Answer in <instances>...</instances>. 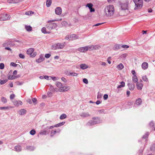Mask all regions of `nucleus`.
I'll return each mask as SVG.
<instances>
[{
	"instance_id": "nucleus-1",
	"label": "nucleus",
	"mask_w": 155,
	"mask_h": 155,
	"mask_svg": "<svg viewBox=\"0 0 155 155\" xmlns=\"http://www.w3.org/2000/svg\"><path fill=\"white\" fill-rule=\"evenodd\" d=\"M100 46L96 45H89L84 47L79 48H78V51L81 52H84L88 50H94L98 49Z\"/></svg>"
},
{
	"instance_id": "nucleus-2",
	"label": "nucleus",
	"mask_w": 155,
	"mask_h": 155,
	"mask_svg": "<svg viewBox=\"0 0 155 155\" xmlns=\"http://www.w3.org/2000/svg\"><path fill=\"white\" fill-rule=\"evenodd\" d=\"M105 15L107 17L112 16L114 13V8L112 5H107L104 9Z\"/></svg>"
},
{
	"instance_id": "nucleus-3",
	"label": "nucleus",
	"mask_w": 155,
	"mask_h": 155,
	"mask_svg": "<svg viewBox=\"0 0 155 155\" xmlns=\"http://www.w3.org/2000/svg\"><path fill=\"white\" fill-rule=\"evenodd\" d=\"M57 21V20H48L47 21L48 23L46 25V28L50 31L55 28L57 27V25L56 23L52 22Z\"/></svg>"
},
{
	"instance_id": "nucleus-4",
	"label": "nucleus",
	"mask_w": 155,
	"mask_h": 155,
	"mask_svg": "<svg viewBox=\"0 0 155 155\" xmlns=\"http://www.w3.org/2000/svg\"><path fill=\"white\" fill-rule=\"evenodd\" d=\"M101 122L100 118L98 117H93L92 120H90L87 123V125L88 126H91L95 124H99Z\"/></svg>"
},
{
	"instance_id": "nucleus-5",
	"label": "nucleus",
	"mask_w": 155,
	"mask_h": 155,
	"mask_svg": "<svg viewBox=\"0 0 155 155\" xmlns=\"http://www.w3.org/2000/svg\"><path fill=\"white\" fill-rule=\"evenodd\" d=\"M65 43H58L53 45L52 47V49L56 50L58 49H62L65 47Z\"/></svg>"
},
{
	"instance_id": "nucleus-6",
	"label": "nucleus",
	"mask_w": 155,
	"mask_h": 155,
	"mask_svg": "<svg viewBox=\"0 0 155 155\" xmlns=\"http://www.w3.org/2000/svg\"><path fill=\"white\" fill-rule=\"evenodd\" d=\"M135 3L136 7L137 8H140L142 7L143 6V0H133Z\"/></svg>"
},
{
	"instance_id": "nucleus-7",
	"label": "nucleus",
	"mask_w": 155,
	"mask_h": 155,
	"mask_svg": "<svg viewBox=\"0 0 155 155\" xmlns=\"http://www.w3.org/2000/svg\"><path fill=\"white\" fill-rule=\"evenodd\" d=\"M79 38L78 36L74 34H73L69 35H67L65 38V39L68 40H73Z\"/></svg>"
},
{
	"instance_id": "nucleus-8",
	"label": "nucleus",
	"mask_w": 155,
	"mask_h": 155,
	"mask_svg": "<svg viewBox=\"0 0 155 155\" xmlns=\"http://www.w3.org/2000/svg\"><path fill=\"white\" fill-rule=\"evenodd\" d=\"M128 5V2H126L125 3L120 4V10L122 11L127 10Z\"/></svg>"
},
{
	"instance_id": "nucleus-9",
	"label": "nucleus",
	"mask_w": 155,
	"mask_h": 155,
	"mask_svg": "<svg viewBox=\"0 0 155 155\" xmlns=\"http://www.w3.org/2000/svg\"><path fill=\"white\" fill-rule=\"evenodd\" d=\"M10 16L7 14H2L0 15V20L5 21L10 19Z\"/></svg>"
},
{
	"instance_id": "nucleus-10",
	"label": "nucleus",
	"mask_w": 155,
	"mask_h": 155,
	"mask_svg": "<svg viewBox=\"0 0 155 155\" xmlns=\"http://www.w3.org/2000/svg\"><path fill=\"white\" fill-rule=\"evenodd\" d=\"M65 74L68 76L75 77L78 76V74L74 71H67L65 72Z\"/></svg>"
},
{
	"instance_id": "nucleus-11",
	"label": "nucleus",
	"mask_w": 155,
	"mask_h": 155,
	"mask_svg": "<svg viewBox=\"0 0 155 155\" xmlns=\"http://www.w3.org/2000/svg\"><path fill=\"white\" fill-rule=\"evenodd\" d=\"M13 44L12 42V41L7 40L2 44V45L3 47H6L9 45L12 46Z\"/></svg>"
},
{
	"instance_id": "nucleus-12",
	"label": "nucleus",
	"mask_w": 155,
	"mask_h": 155,
	"mask_svg": "<svg viewBox=\"0 0 155 155\" xmlns=\"http://www.w3.org/2000/svg\"><path fill=\"white\" fill-rule=\"evenodd\" d=\"M70 89V87L69 86H64L60 87L58 91L61 92L66 91Z\"/></svg>"
},
{
	"instance_id": "nucleus-13",
	"label": "nucleus",
	"mask_w": 155,
	"mask_h": 155,
	"mask_svg": "<svg viewBox=\"0 0 155 155\" xmlns=\"http://www.w3.org/2000/svg\"><path fill=\"white\" fill-rule=\"evenodd\" d=\"M93 6V5L91 3H87L86 5V6L88 7L89 9L91 12H93L95 11V9L92 8Z\"/></svg>"
},
{
	"instance_id": "nucleus-14",
	"label": "nucleus",
	"mask_w": 155,
	"mask_h": 155,
	"mask_svg": "<svg viewBox=\"0 0 155 155\" xmlns=\"http://www.w3.org/2000/svg\"><path fill=\"white\" fill-rule=\"evenodd\" d=\"M45 58L44 56L42 54H41L39 56V58L36 60V62L38 63H40L44 61Z\"/></svg>"
},
{
	"instance_id": "nucleus-15",
	"label": "nucleus",
	"mask_w": 155,
	"mask_h": 155,
	"mask_svg": "<svg viewBox=\"0 0 155 155\" xmlns=\"http://www.w3.org/2000/svg\"><path fill=\"white\" fill-rule=\"evenodd\" d=\"M55 12L56 14L60 15L62 13V9L61 7H57L55 9Z\"/></svg>"
},
{
	"instance_id": "nucleus-16",
	"label": "nucleus",
	"mask_w": 155,
	"mask_h": 155,
	"mask_svg": "<svg viewBox=\"0 0 155 155\" xmlns=\"http://www.w3.org/2000/svg\"><path fill=\"white\" fill-rule=\"evenodd\" d=\"M148 65L147 62H143L141 65V67L143 70H146L148 68Z\"/></svg>"
},
{
	"instance_id": "nucleus-17",
	"label": "nucleus",
	"mask_w": 155,
	"mask_h": 155,
	"mask_svg": "<svg viewBox=\"0 0 155 155\" xmlns=\"http://www.w3.org/2000/svg\"><path fill=\"white\" fill-rule=\"evenodd\" d=\"M41 31L44 34H49L51 33L50 31L45 27H43L42 28Z\"/></svg>"
},
{
	"instance_id": "nucleus-18",
	"label": "nucleus",
	"mask_w": 155,
	"mask_h": 155,
	"mask_svg": "<svg viewBox=\"0 0 155 155\" xmlns=\"http://www.w3.org/2000/svg\"><path fill=\"white\" fill-rule=\"evenodd\" d=\"M14 104L16 106H18L22 104V102L21 101H15L13 102Z\"/></svg>"
},
{
	"instance_id": "nucleus-19",
	"label": "nucleus",
	"mask_w": 155,
	"mask_h": 155,
	"mask_svg": "<svg viewBox=\"0 0 155 155\" xmlns=\"http://www.w3.org/2000/svg\"><path fill=\"white\" fill-rule=\"evenodd\" d=\"M143 87V84L142 83L138 82L137 83V87L139 90H141Z\"/></svg>"
},
{
	"instance_id": "nucleus-20",
	"label": "nucleus",
	"mask_w": 155,
	"mask_h": 155,
	"mask_svg": "<svg viewBox=\"0 0 155 155\" xmlns=\"http://www.w3.org/2000/svg\"><path fill=\"white\" fill-rule=\"evenodd\" d=\"M26 111V110L25 109H21L18 111V113L19 115H22L25 114Z\"/></svg>"
},
{
	"instance_id": "nucleus-21",
	"label": "nucleus",
	"mask_w": 155,
	"mask_h": 155,
	"mask_svg": "<svg viewBox=\"0 0 155 155\" xmlns=\"http://www.w3.org/2000/svg\"><path fill=\"white\" fill-rule=\"evenodd\" d=\"M80 116L82 117H85L90 116V114L87 112L82 113Z\"/></svg>"
},
{
	"instance_id": "nucleus-22",
	"label": "nucleus",
	"mask_w": 155,
	"mask_h": 155,
	"mask_svg": "<svg viewBox=\"0 0 155 155\" xmlns=\"http://www.w3.org/2000/svg\"><path fill=\"white\" fill-rule=\"evenodd\" d=\"M127 85L130 90H133L134 89L135 87V85L134 84L128 83Z\"/></svg>"
},
{
	"instance_id": "nucleus-23",
	"label": "nucleus",
	"mask_w": 155,
	"mask_h": 155,
	"mask_svg": "<svg viewBox=\"0 0 155 155\" xmlns=\"http://www.w3.org/2000/svg\"><path fill=\"white\" fill-rule=\"evenodd\" d=\"M34 49L33 48H31L28 49L27 51V53L28 54H31L32 53L34 52Z\"/></svg>"
},
{
	"instance_id": "nucleus-24",
	"label": "nucleus",
	"mask_w": 155,
	"mask_h": 155,
	"mask_svg": "<svg viewBox=\"0 0 155 155\" xmlns=\"http://www.w3.org/2000/svg\"><path fill=\"white\" fill-rule=\"evenodd\" d=\"M117 68L118 70H121L124 68V66L122 63H120L117 66Z\"/></svg>"
},
{
	"instance_id": "nucleus-25",
	"label": "nucleus",
	"mask_w": 155,
	"mask_h": 155,
	"mask_svg": "<svg viewBox=\"0 0 155 155\" xmlns=\"http://www.w3.org/2000/svg\"><path fill=\"white\" fill-rule=\"evenodd\" d=\"M15 151L17 152H19L21 150V147L20 145H17L15 147Z\"/></svg>"
},
{
	"instance_id": "nucleus-26",
	"label": "nucleus",
	"mask_w": 155,
	"mask_h": 155,
	"mask_svg": "<svg viewBox=\"0 0 155 155\" xmlns=\"http://www.w3.org/2000/svg\"><path fill=\"white\" fill-rule=\"evenodd\" d=\"M80 68L83 70L87 68L88 66L85 64H83L80 65Z\"/></svg>"
},
{
	"instance_id": "nucleus-27",
	"label": "nucleus",
	"mask_w": 155,
	"mask_h": 155,
	"mask_svg": "<svg viewBox=\"0 0 155 155\" xmlns=\"http://www.w3.org/2000/svg\"><path fill=\"white\" fill-rule=\"evenodd\" d=\"M25 29L28 31H32V28L30 25H25Z\"/></svg>"
},
{
	"instance_id": "nucleus-28",
	"label": "nucleus",
	"mask_w": 155,
	"mask_h": 155,
	"mask_svg": "<svg viewBox=\"0 0 155 155\" xmlns=\"http://www.w3.org/2000/svg\"><path fill=\"white\" fill-rule=\"evenodd\" d=\"M142 103V100L140 98H139L137 99L136 101V104L138 106L140 105Z\"/></svg>"
},
{
	"instance_id": "nucleus-29",
	"label": "nucleus",
	"mask_w": 155,
	"mask_h": 155,
	"mask_svg": "<svg viewBox=\"0 0 155 155\" xmlns=\"http://www.w3.org/2000/svg\"><path fill=\"white\" fill-rule=\"evenodd\" d=\"M34 149L35 147L33 146H28L26 147V150L30 151L33 150Z\"/></svg>"
},
{
	"instance_id": "nucleus-30",
	"label": "nucleus",
	"mask_w": 155,
	"mask_h": 155,
	"mask_svg": "<svg viewBox=\"0 0 155 155\" xmlns=\"http://www.w3.org/2000/svg\"><path fill=\"white\" fill-rule=\"evenodd\" d=\"M120 85H119L117 87V88L119 89L121 88L122 87H124L125 86V82L124 81H122L120 82Z\"/></svg>"
},
{
	"instance_id": "nucleus-31",
	"label": "nucleus",
	"mask_w": 155,
	"mask_h": 155,
	"mask_svg": "<svg viewBox=\"0 0 155 155\" xmlns=\"http://www.w3.org/2000/svg\"><path fill=\"white\" fill-rule=\"evenodd\" d=\"M51 0H47L46 2L47 6L48 7H49L51 5Z\"/></svg>"
},
{
	"instance_id": "nucleus-32",
	"label": "nucleus",
	"mask_w": 155,
	"mask_h": 155,
	"mask_svg": "<svg viewBox=\"0 0 155 155\" xmlns=\"http://www.w3.org/2000/svg\"><path fill=\"white\" fill-rule=\"evenodd\" d=\"M65 123V122H61L60 123H59L57 124H56V125H54L55 127H58L60 126H61L64 124Z\"/></svg>"
},
{
	"instance_id": "nucleus-33",
	"label": "nucleus",
	"mask_w": 155,
	"mask_h": 155,
	"mask_svg": "<svg viewBox=\"0 0 155 155\" xmlns=\"http://www.w3.org/2000/svg\"><path fill=\"white\" fill-rule=\"evenodd\" d=\"M17 76H15L13 75L9 76L8 77V78L9 80H13L17 78Z\"/></svg>"
},
{
	"instance_id": "nucleus-34",
	"label": "nucleus",
	"mask_w": 155,
	"mask_h": 155,
	"mask_svg": "<svg viewBox=\"0 0 155 155\" xmlns=\"http://www.w3.org/2000/svg\"><path fill=\"white\" fill-rule=\"evenodd\" d=\"M67 115L65 114H63L61 115L60 119L62 120L66 118L67 117Z\"/></svg>"
},
{
	"instance_id": "nucleus-35",
	"label": "nucleus",
	"mask_w": 155,
	"mask_h": 155,
	"mask_svg": "<svg viewBox=\"0 0 155 155\" xmlns=\"http://www.w3.org/2000/svg\"><path fill=\"white\" fill-rule=\"evenodd\" d=\"M133 81L134 82L136 83L138 81V78L136 75H134L133 77Z\"/></svg>"
},
{
	"instance_id": "nucleus-36",
	"label": "nucleus",
	"mask_w": 155,
	"mask_h": 155,
	"mask_svg": "<svg viewBox=\"0 0 155 155\" xmlns=\"http://www.w3.org/2000/svg\"><path fill=\"white\" fill-rule=\"evenodd\" d=\"M55 85L58 87H61L62 86V84L60 82H57L56 83Z\"/></svg>"
},
{
	"instance_id": "nucleus-37",
	"label": "nucleus",
	"mask_w": 155,
	"mask_h": 155,
	"mask_svg": "<svg viewBox=\"0 0 155 155\" xmlns=\"http://www.w3.org/2000/svg\"><path fill=\"white\" fill-rule=\"evenodd\" d=\"M34 12L32 11H29L26 12L25 13V14L27 15H29L32 14H34Z\"/></svg>"
},
{
	"instance_id": "nucleus-38",
	"label": "nucleus",
	"mask_w": 155,
	"mask_h": 155,
	"mask_svg": "<svg viewBox=\"0 0 155 155\" xmlns=\"http://www.w3.org/2000/svg\"><path fill=\"white\" fill-rule=\"evenodd\" d=\"M8 81V79H5L3 80H1L0 81V84L1 85L7 82Z\"/></svg>"
},
{
	"instance_id": "nucleus-39",
	"label": "nucleus",
	"mask_w": 155,
	"mask_h": 155,
	"mask_svg": "<svg viewBox=\"0 0 155 155\" xmlns=\"http://www.w3.org/2000/svg\"><path fill=\"white\" fill-rule=\"evenodd\" d=\"M49 132H48L46 130L42 131L40 133V134L41 135H46L47 134H48Z\"/></svg>"
},
{
	"instance_id": "nucleus-40",
	"label": "nucleus",
	"mask_w": 155,
	"mask_h": 155,
	"mask_svg": "<svg viewBox=\"0 0 155 155\" xmlns=\"http://www.w3.org/2000/svg\"><path fill=\"white\" fill-rule=\"evenodd\" d=\"M1 101H2L4 103H5L7 102V99L4 97H1Z\"/></svg>"
},
{
	"instance_id": "nucleus-41",
	"label": "nucleus",
	"mask_w": 155,
	"mask_h": 155,
	"mask_svg": "<svg viewBox=\"0 0 155 155\" xmlns=\"http://www.w3.org/2000/svg\"><path fill=\"white\" fill-rule=\"evenodd\" d=\"M36 133L35 130L34 129H32L30 132V134L31 135H33Z\"/></svg>"
},
{
	"instance_id": "nucleus-42",
	"label": "nucleus",
	"mask_w": 155,
	"mask_h": 155,
	"mask_svg": "<svg viewBox=\"0 0 155 155\" xmlns=\"http://www.w3.org/2000/svg\"><path fill=\"white\" fill-rule=\"evenodd\" d=\"M61 24L63 26H66L68 25V23L65 21H63L61 22Z\"/></svg>"
},
{
	"instance_id": "nucleus-43",
	"label": "nucleus",
	"mask_w": 155,
	"mask_h": 155,
	"mask_svg": "<svg viewBox=\"0 0 155 155\" xmlns=\"http://www.w3.org/2000/svg\"><path fill=\"white\" fill-rule=\"evenodd\" d=\"M142 79L143 81L145 82H148V78H147V77L146 75H145L142 77Z\"/></svg>"
},
{
	"instance_id": "nucleus-44",
	"label": "nucleus",
	"mask_w": 155,
	"mask_h": 155,
	"mask_svg": "<svg viewBox=\"0 0 155 155\" xmlns=\"http://www.w3.org/2000/svg\"><path fill=\"white\" fill-rule=\"evenodd\" d=\"M120 46L118 45H116L114 46V50H116L117 49H118L120 48Z\"/></svg>"
},
{
	"instance_id": "nucleus-45",
	"label": "nucleus",
	"mask_w": 155,
	"mask_h": 155,
	"mask_svg": "<svg viewBox=\"0 0 155 155\" xmlns=\"http://www.w3.org/2000/svg\"><path fill=\"white\" fill-rule=\"evenodd\" d=\"M57 132L56 130H52L51 132V136H53Z\"/></svg>"
},
{
	"instance_id": "nucleus-46",
	"label": "nucleus",
	"mask_w": 155,
	"mask_h": 155,
	"mask_svg": "<svg viewBox=\"0 0 155 155\" xmlns=\"http://www.w3.org/2000/svg\"><path fill=\"white\" fill-rule=\"evenodd\" d=\"M149 135V133L148 132H146L145 134L143 136L142 138H147L148 137Z\"/></svg>"
},
{
	"instance_id": "nucleus-47",
	"label": "nucleus",
	"mask_w": 155,
	"mask_h": 155,
	"mask_svg": "<svg viewBox=\"0 0 155 155\" xmlns=\"http://www.w3.org/2000/svg\"><path fill=\"white\" fill-rule=\"evenodd\" d=\"M100 64H101L102 66H105L107 65V64L106 63L104 62H102L101 61H100L99 62Z\"/></svg>"
},
{
	"instance_id": "nucleus-48",
	"label": "nucleus",
	"mask_w": 155,
	"mask_h": 155,
	"mask_svg": "<svg viewBox=\"0 0 155 155\" xmlns=\"http://www.w3.org/2000/svg\"><path fill=\"white\" fill-rule=\"evenodd\" d=\"M5 67L4 64L3 63H1L0 64V69H3Z\"/></svg>"
},
{
	"instance_id": "nucleus-49",
	"label": "nucleus",
	"mask_w": 155,
	"mask_h": 155,
	"mask_svg": "<svg viewBox=\"0 0 155 155\" xmlns=\"http://www.w3.org/2000/svg\"><path fill=\"white\" fill-rule=\"evenodd\" d=\"M150 149L152 151L155 150V144H153L150 147Z\"/></svg>"
},
{
	"instance_id": "nucleus-50",
	"label": "nucleus",
	"mask_w": 155,
	"mask_h": 155,
	"mask_svg": "<svg viewBox=\"0 0 155 155\" xmlns=\"http://www.w3.org/2000/svg\"><path fill=\"white\" fill-rule=\"evenodd\" d=\"M19 58H21L24 59L25 58V55L22 54H20L19 55Z\"/></svg>"
},
{
	"instance_id": "nucleus-51",
	"label": "nucleus",
	"mask_w": 155,
	"mask_h": 155,
	"mask_svg": "<svg viewBox=\"0 0 155 155\" xmlns=\"http://www.w3.org/2000/svg\"><path fill=\"white\" fill-rule=\"evenodd\" d=\"M32 100L33 102V103L35 104L37 103V100L36 98H33L32 99Z\"/></svg>"
},
{
	"instance_id": "nucleus-52",
	"label": "nucleus",
	"mask_w": 155,
	"mask_h": 155,
	"mask_svg": "<svg viewBox=\"0 0 155 155\" xmlns=\"http://www.w3.org/2000/svg\"><path fill=\"white\" fill-rule=\"evenodd\" d=\"M83 81L84 83L86 84H87L88 83V80L86 78H84L83 79Z\"/></svg>"
},
{
	"instance_id": "nucleus-53",
	"label": "nucleus",
	"mask_w": 155,
	"mask_h": 155,
	"mask_svg": "<svg viewBox=\"0 0 155 155\" xmlns=\"http://www.w3.org/2000/svg\"><path fill=\"white\" fill-rule=\"evenodd\" d=\"M8 109L9 107H0V110L7 109Z\"/></svg>"
},
{
	"instance_id": "nucleus-54",
	"label": "nucleus",
	"mask_w": 155,
	"mask_h": 155,
	"mask_svg": "<svg viewBox=\"0 0 155 155\" xmlns=\"http://www.w3.org/2000/svg\"><path fill=\"white\" fill-rule=\"evenodd\" d=\"M8 2L10 3H15V0H8Z\"/></svg>"
},
{
	"instance_id": "nucleus-55",
	"label": "nucleus",
	"mask_w": 155,
	"mask_h": 155,
	"mask_svg": "<svg viewBox=\"0 0 155 155\" xmlns=\"http://www.w3.org/2000/svg\"><path fill=\"white\" fill-rule=\"evenodd\" d=\"M36 52H34L32 53L31 54H30L31 57H35L36 55Z\"/></svg>"
},
{
	"instance_id": "nucleus-56",
	"label": "nucleus",
	"mask_w": 155,
	"mask_h": 155,
	"mask_svg": "<svg viewBox=\"0 0 155 155\" xmlns=\"http://www.w3.org/2000/svg\"><path fill=\"white\" fill-rule=\"evenodd\" d=\"M17 64L14 62H12L10 63V65L13 67H16Z\"/></svg>"
},
{
	"instance_id": "nucleus-57",
	"label": "nucleus",
	"mask_w": 155,
	"mask_h": 155,
	"mask_svg": "<svg viewBox=\"0 0 155 155\" xmlns=\"http://www.w3.org/2000/svg\"><path fill=\"white\" fill-rule=\"evenodd\" d=\"M149 125L151 127H154V123L152 121H151L149 123Z\"/></svg>"
},
{
	"instance_id": "nucleus-58",
	"label": "nucleus",
	"mask_w": 155,
	"mask_h": 155,
	"mask_svg": "<svg viewBox=\"0 0 155 155\" xmlns=\"http://www.w3.org/2000/svg\"><path fill=\"white\" fill-rule=\"evenodd\" d=\"M49 89L50 91H54V88L51 85H50Z\"/></svg>"
},
{
	"instance_id": "nucleus-59",
	"label": "nucleus",
	"mask_w": 155,
	"mask_h": 155,
	"mask_svg": "<svg viewBox=\"0 0 155 155\" xmlns=\"http://www.w3.org/2000/svg\"><path fill=\"white\" fill-rule=\"evenodd\" d=\"M51 56V54H45V56L46 58H48L50 57Z\"/></svg>"
},
{
	"instance_id": "nucleus-60",
	"label": "nucleus",
	"mask_w": 155,
	"mask_h": 155,
	"mask_svg": "<svg viewBox=\"0 0 155 155\" xmlns=\"http://www.w3.org/2000/svg\"><path fill=\"white\" fill-rule=\"evenodd\" d=\"M121 46L122 48H127L129 47L128 46L126 45H122Z\"/></svg>"
},
{
	"instance_id": "nucleus-61",
	"label": "nucleus",
	"mask_w": 155,
	"mask_h": 155,
	"mask_svg": "<svg viewBox=\"0 0 155 155\" xmlns=\"http://www.w3.org/2000/svg\"><path fill=\"white\" fill-rule=\"evenodd\" d=\"M15 97V95L14 94H11L10 96V98L11 99H13Z\"/></svg>"
},
{
	"instance_id": "nucleus-62",
	"label": "nucleus",
	"mask_w": 155,
	"mask_h": 155,
	"mask_svg": "<svg viewBox=\"0 0 155 155\" xmlns=\"http://www.w3.org/2000/svg\"><path fill=\"white\" fill-rule=\"evenodd\" d=\"M50 78V77H49L48 76L45 75L44 76V78L48 80H50V79L49 78Z\"/></svg>"
},
{
	"instance_id": "nucleus-63",
	"label": "nucleus",
	"mask_w": 155,
	"mask_h": 155,
	"mask_svg": "<svg viewBox=\"0 0 155 155\" xmlns=\"http://www.w3.org/2000/svg\"><path fill=\"white\" fill-rule=\"evenodd\" d=\"M108 97V95L107 94H105L104 96V100H106Z\"/></svg>"
},
{
	"instance_id": "nucleus-64",
	"label": "nucleus",
	"mask_w": 155,
	"mask_h": 155,
	"mask_svg": "<svg viewBox=\"0 0 155 155\" xmlns=\"http://www.w3.org/2000/svg\"><path fill=\"white\" fill-rule=\"evenodd\" d=\"M61 80L64 82H66L67 81V80L64 77H62L61 78Z\"/></svg>"
}]
</instances>
